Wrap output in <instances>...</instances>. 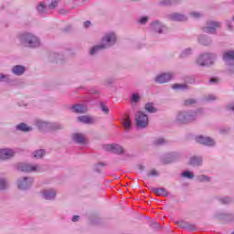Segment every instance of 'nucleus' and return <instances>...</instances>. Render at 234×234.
<instances>
[{
    "mask_svg": "<svg viewBox=\"0 0 234 234\" xmlns=\"http://www.w3.org/2000/svg\"><path fill=\"white\" fill-rule=\"evenodd\" d=\"M116 43V34L114 32L107 33L102 37V44L94 46L90 50V56H96V53L100 52V50H104V48H109L112 47Z\"/></svg>",
    "mask_w": 234,
    "mask_h": 234,
    "instance_id": "1",
    "label": "nucleus"
},
{
    "mask_svg": "<svg viewBox=\"0 0 234 234\" xmlns=\"http://www.w3.org/2000/svg\"><path fill=\"white\" fill-rule=\"evenodd\" d=\"M202 114V110H188L179 112L176 117L177 123L186 124L193 123L196 120H198V115Z\"/></svg>",
    "mask_w": 234,
    "mask_h": 234,
    "instance_id": "2",
    "label": "nucleus"
},
{
    "mask_svg": "<svg viewBox=\"0 0 234 234\" xmlns=\"http://www.w3.org/2000/svg\"><path fill=\"white\" fill-rule=\"evenodd\" d=\"M19 41L24 45V47H28L29 48H37L39 45H41V41L39 37L32 33H24L21 34L19 37Z\"/></svg>",
    "mask_w": 234,
    "mask_h": 234,
    "instance_id": "3",
    "label": "nucleus"
},
{
    "mask_svg": "<svg viewBox=\"0 0 234 234\" xmlns=\"http://www.w3.org/2000/svg\"><path fill=\"white\" fill-rule=\"evenodd\" d=\"M35 125L39 129V131L48 132V131H60L63 129V125L59 122H47L45 121L37 120Z\"/></svg>",
    "mask_w": 234,
    "mask_h": 234,
    "instance_id": "4",
    "label": "nucleus"
},
{
    "mask_svg": "<svg viewBox=\"0 0 234 234\" xmlns=\"http://www.w3.org/2000/svg\"><path fill=\"white\" fill-rule=\"evenodd\" d=\"M215 59H217L215 53H203L196 59V63L199 67H211L215 63Z\"/></svg>",
    "mask_w": 234,
    "mask_h": 234,
    "instance_id": "5",
    "label": "nucleus"
},
{
    "mask_svg": "<svg viewBox=\"0 0 234 234\" xmlns=\"http://www.w3.org/2000/svg\"><path fill=\"white\" fill-rule=\"evenodd\" d=\"M150 30L154 34H167V26L160 20H154L150 24Z\"/></svg>",
    "mask_w": 234,
    "mask_h": 234,
    "instance_id": "6",
    "label": "nucleus"
},
{
    "mask_svg": "<svg viewBox=\"0 0 234 234\" xmlns=\"http://www.w3.org/2000/svg\"><path fill=\"white\" fill-rule=\"evenodd\" d=\"M223 61L228 65L229 74H234V50L227 51L223 54Z\"/></svg>",
    "mask_w": 234,
    "mask_h": 234,
    "instance_id": "7",
    "label": "nucleus"
},
{
    "mask_svg": "<svg viewBox=\"0 0 234 234\" xmlns=\"http://www.w3.org/2000/svg\"><path fill=\"white\" fill-rule=\"evenodd\" d=\"M135 123L139 129H145L149 125V117L143 112H137L135 114Z\"/></svg>",
    "mask_w": 234,
    "mask_h": 234,
    "instance_id": "8",
    "label": "nucleus"
},
{
    "mask_svg": "<svg viewBox=\"0 0 234 234\" xmlns=\"http://www.w3.org/2000/svg\"><path fill=\"white\" fill-rule=\"evenodd\" d=\"M58 5H59V0H52L48 5L45 2H40L37 6V10L40 14H48V11L57 8Z\"/></svg>",
    "mask_w": 234,
    "mask_h": 234,
    "instance_id": "9",
    "label": "nucleus"
},
{
    "mask_svg": "<svg viewBox=\"0 0 234 234\" xmlns=\"http://www.w3.org/2000/svg\"><path fill=\"white\" fill-rule=\"evenodd\" d=\"M16 167L18 171H22V173H35V172L40 171L41 169V166H39L38 165H32L27 163H19L16 165Z\"/></svg>",
    "mask_w": 234,
    "mask_h": 234,
    "instance_id": "10",
    "label": "nucleus"
},
{
    "mask_svg": "<svg viewBox=\"0 0 234 234\" xmlns=\"http://www.w3.org/2000/svg\"><path fill=\"white\" fill-rule=\"evenodd\" d=\"M32 184H34V178L32 177L26 176V177L17 179V187L22 191H26V189H30V187L32 186Z\"/></svg>",
    "mask_w": 234,
    "mask_h": 234,
    "instance_id": "11",
    "label": "nucleus"
},
{
    "mask_svg": "<svg viewBox=\"0 0 234 234\" xmlns=\"http://www.w3.org/2000/svg\"><path fill=\"white\" fill-rule=\"evenodd\" d=\"M222 23L217 22V21H207V26L203 27V32H206L207 34H217V28H220V26Z\"/></svg>",
    "mask_w": 234,
    "mask_h": 234,
    "instance_id": "12",
    "label": "nucleus"
},
{
    "mask_svg": "<svg viewBox=\"0 0 234 234\" xmlns=\"http://www.w3.org/2000/svg\"><path fill=\"white\" fill-rule=\"evenodd\" d=\"M175 78V73L174 72H165L157 75L154 78L155 83H167V81H171Z\"/></svg>",
    "mask_w": 234,
    "mask_h": 234,
    "instance_id": "13",
    "label": "nucleus"
},
{
    "mask_svg": "<svg viewBox=\"0 0 234 234\" xmlns=\"http://www.w3.org/2000/svg\"><path fill=\"white\" fill-rule=\"evenodd\" d=\"M196 142L197 144H201V145H206L207 147H215V139L204 136V135H197L196 137Z\"/></svg>",
    "mask_w": 234,
    "mask_h": 234,
    "instance_id": "14",
    "label": "nucleus"
},
{
    "mask_svg": "<svg viewBox=\"0 0 234 234\" xmlns=\"http://www.w3.org/2000/svg\"><path fill=\"white\" fill-rule=\"evenodd\" d=\"M102 149H104V151H109L110 153H114V154H122L123 153V147L116 144H104Z\"/></svg>",
    "mask_w": 234,
    "mask_h": 234,
    "instance_id": "15",
    "label": "nucleus"
},
{
    "mask_svg": "<svg viewBox=\"0 0 234 234\" xmlns=\"http://www.w3.org/2000/svg\"><path fill=\"white\" fill-rule=\"evenodd\" d=\"M176 224L178 228L186 229V231H197V226L195 224H191L184 219L176 221Z\"/></svg>",
    "mask_w": 234,
    "mask_h": 234,
    "instance_id": "16",
    "label": "nucleus"
},
{
    "mask_svg": "<svg viewBox=\"0 0 234 234\" xmlns=\"http://www.w3.org/2000/svg\"><path fill=\"white\" fill-rule=\"evenodd\" d=\"M179 156H180V154L177 152H172L169 154H165L162 157V162L164 164H171V163L175 162L176 160H178Z\"/></svg>",
    "mask_w": 234,
    "mask_h": 234,
    "instance_id": "17",
    "label": "nucleus"
},
{
    "mask_svg": "<svg viewBox=\"0 0 234 234\" xmlns=\"http://www.w3.org/2000/svg\"><path fill=\"white\" fill-rule=\"evenodd\" d=\"M15 153L16 152L10 148L0 149V160H9V158L14 156Z\"/></svg>",
    "mask_w": 234,
    "mask_h": 234,
    "instance_id": "18",
    "label": "nucleus"
},
{
    "mask_svg": "<svg viewBox=\"0 0 234 234\" xmlns=\"http://www.w3.org/2000/svg\"><path fill=\"white\" fill-rule=\"evenodd\" d=\"M214 218H218L219 220H234V214H228L222 211H218L215 213Z\"/></svg>",
    "mask_w": 234,
    "mask_h": 234,
    "instance_id": "19",
    "label": "nucleus"
},
{
    "mask_svg": "<svg viewBox=\"0 0 234 234\" xmlns=\"http://www.w3.org/2000/svg\"><path fill=\"white\" fill-rule=\"evenodd\" d=\"M72 140L75 144H79L80 145H86L87 144V138H85L83 133H73Z\"/></svg>",
    "mask_w": 234,
    "mask_h": 234,
    "instance_id": "20",
    "label": "nucleus"
},
{
    "mask_svg": "<svg viewBox=\"0 0 234 234\" xmlns=\"http://www.w3.org/2000/svg\"><path fill=\"white\" fill-rule=\"evenodd\" d=\"M203 158L200 155H194L190 158L189 164L193 165V167H200L203 164Z\"/></svg>",
    "mask_w": 234,
    "mask_h": 234,
    "instance_id": "21",
    "label": "nucleus"
},
{
    "mask_svg": "<svg viewBox=\"0 0 234 234\" xmlns=\"http://www.w3.org/2000/svg\"><path fill=\"white\" fill-rule=\"evenodd\" d=\"M26 71L27 68L21 65H16L11 69V72L15 74V76H23Z\"/></svg>",
    "mask_w": 234,
    "mask_h": 234,
    "instance_id": "22",
    "label": "nucleus"
},
{
    "mask_svg": "<svg viewBox=\"0 0 234 234\" xmlns=\"http://www.w3.org/2000/svg\"><path fill=\"white\" fill-rule=\"evenodd\" d=\"M71 111L77 114H83L87 112V106L84 104H74L71 106Z\"/></svg>",
    "mask_w": 234,
    "mask_h": 234,
    "instance_id": "23",
    "label": "nucleus"
},
{
    "mask_svg": "<svg viewBox=\"0 0 234 234\" xmlns=\"http://www.w3.org/2000/svg\"><path fill=\"white\" fill-rule=\"evenodd\" d=\"M42 196L45 200H54L56 198V190L52 188L44 190Z\"/></svg>",
    "mask_w": 234,
    "mask_h": 234,
    "instance_id": "24",
    "label": "nucleus"
},
{
    "mask_svg": "<svg viewBox=\"0 0 234 234\" xmlns=\"http://www.w3.org/2000/svg\"><path fill=\"white\" fill-rule=\"evenodd\" d=\"M170 21H187V16L179 13H173L168 15Z\"/></svg>",
    "mask_w": 234,
    "mask_h": 234,
    "instance_id": "25",
    "label": "nucleus"
},
{
    "mask_svg": "<svg viewBox=\"0 0 234 234\" xmlns=\"http://www.w3.org/2000/svg\"><path fill=\"white\" fill-rule=\"evenodd\" d=\"M78 121L81 123H86L88 125H90V123H94V119L87 115L79 116Z\"/></svg>",
    "mask_w": 234,
    "mask_h": 234,
    "instance_id": "26",
    "label": "nucleus"
},
{
    "mask_svg": "<svg viewBox=\"0 0 234 234\" xmlns=\"http://www.w3.org/2000/svg\"><path fill=\"white\" fill-rule=\"evenodd\" d=\"M198 41L201 45H204L205 47H207V46L211 45V43H212L211 37H209L206 35L200 36L198 37Z\"/></svg>",
    "mask_w": 234,
    "mask_h": 234,
    "instance_id": "27",
    "label": "nucleus"
},
{
    "mask_svg": "<svg viewBox=\"0 0 234 234\" xmlns=\"http://www.w3.org/2000/svg\"><path fill=\"white\" fill-rule=\"evenodd\" d=\"M48 59L49 61H56V63H59V61H63V55L51 52Z\"/></svg>",
    "mask_w": 234,
    "mask_h": 234,
    "instance_id": "28",
    "label": "nucleus"
},
{
    "mask_svg": "<svg viewBox=\"0 0 234 234\" xmlns=\"http://www.w3.org/2000/svg\"><path fill=\"white\" fill-rule=\"evenodd\" d=\"M16 131H22V133H29L32 131V127L27 125L25 122H21L16 126Z\"/></svg>",
    "mask_w": 234,
    "mask_h": 234,
    "instance_id": "29",
    "label": "nucleus"
},
{
    "mask_svg": "<svg viewBox=\"0 0 234 234\" xmlns=\"http://www.w3.org/2000/svg\"><path fill=\"white\" fill-rule=\"evenodd\" d=\"M122 125L125 129V131H129L131 127H133V122L131 121V117L129 115H126L124 119L122 120Z\"/></svg>",
    "mask_w": 234,
    "mask_h": 234,
    "instance_id": "30",
    "label": "nucleus"
},
{
    "mask_svg": "<svg viewBox=\"0 0 234 234\" xmlns=\"http://www.w3.org/2000/svg\"><path fill=\"white\" fill-rule=\"evenodd\" d=\"M153 191L157 197H167L169 195L167 190L164 187L153 188Z\"/></svg>",
    "mask_w": 234,
    "mask_h": 234,
    "instance_id": "31",
    "label": "nucleus"
},
{
    "mask_svg": "<svg viewBox=\"0 0 234 234\" xmlns=\"http://www.w3.org/2000/svg\"><path fill=\"white\" fill-rule=\"evenodd\" d=\"M179 0H162L159 2L161 6H171L173 5H177Z\"/></svg>",
    "mask_w": 234,
    "mask_h": 234,
    "instance_id": "32",
    "label": "nucleus"
},
{
    "mask_svg": "<svg viewBox=\"0 0 234 234\" xmlns=\"http://www.w3.org/2000/svg\"><path fill=\"white\" fill-rule=\"evenodd\" d=\"M165 144H167V141L162 137H158L153 141V145L157 147H160V145H165Z\"/></svg>",
    "mask_w": 234,
    "mask_h": 234,
    "instance_id": "33",
    "label": "nucleus"
},
{
    "mask_svg": "<svg viewBox=\"0 0 234 234\" xmlns=\"http://www.w3.org/2000/svg\"><path fill=\"white\" fill-rule=\"evenodd\" d=\"M45 154H47V151L45 149L36 150L33 153L34 158H37V159L43 158Z\"/></svg>",
    "mask_w": 234,
    "mask_h": 234,
    "instance_id": "34",
    "label": "nucleus"
},
{
    "mask_svg": "<svg viewBox=\"0 0 234 234\" xmlns=\"http://www.w3.org/2000/svg\"><path fill=\"white\" fill-rule=\"evenodd\" d=\"M5 189H8V179L0 177V191H5Z\"/></svg>",
    "mask_w": 234,
    "mask_h": 234,
    "instance_id": "35",
    "label": "nucleus"
},
{
    "mask_svg": "<svg viewBox=\"0 0 234 234\" xmlns=\"http://www.w3.org/2000/svg\"><path fill=\"white\" fill-rule=\"evenodd\" d=\"M191 54H193V49L191 48H188L181 52L180 58H188V56H191Z\"/></svg>",
    "mask_w": 234,
    "mask_h": 234,
    "instance_id": "36",
    "label": "nucleus"
},
{
    "mask_svg": "<svg viewBox=\"0 0 234 234\" xmlns=\"http://www.w3.org/2000/svg\"><path fill=\"white\" fill-rule=\"evenodd\" d=\"M172 89L174 90H187V84H174Z\"/></svg>",
    "mask_w": 234,
    "mask_h": 234,
    "instance_id": "37",
    "label": "nucleus"
},
{
    "mask_svg": "<svg viewBox=\"0 0 234 234\" xmlns=\"http://www.w3.org/2000/svg\"><path fill=\"white\" fill-rule=\"evenodd\" d=\"M144 109L145 111H147V112H150V113L156 112V108H154V106L151 102H147L144 106Z\"/></svg>",
    "mask_w": 234,
    "mask_h": 234,
    "instance_id": "38",
    "label": "nucleus"
},
{
    "mask_svg": "<svg viewBox=\"0 0 234 234\" xmlns=\"http://www.w3.org/2000/svg\"><path fill=\"white\" fill-rule=\"evenodd\" d=\"M181 176H183V178H188V180H192V178H195V174H193V172L191 171H184L181 174Z\"/></svg>",
    "mask_w": 234,
    "mask_h": 234,
    "instance_id": "39",
    "label": "nucleus"
},
{
    "mask_svg": "<svg viewBox=\"0 0 234 234\" xmlns=\"http://www.w3.org/2000/svg\"><path fill=\"white\" fill-rule=\"evenodd\" d=\"M105 163H97L96 165H94L93 169L96 173H101V167H105Z\"/></svg>",
    "mask_w": 234,
    "mask_h": 234,
    "instance_id": "40",
    "label": "nucleus"
},
{
    "mask_svg": "<svg viewBox=\"0 0 234 234\" xmlns=\"http://www.w3.org/2000/svg\"><path fill=\"white\" fill-rule=\"evenodd\" d=\"M197 182H210L211 181V177L206 176V175H200L197 176Z\"/></svg>",
    "mask_w": 234,
    "mask_h": 234,
    "instance_id": "41",
    "label": "nucleus"
},
{
    "mask_svg": "<svg viewBox=\"0 0 234 234\" xmlns=\"http://www.w3.org/2000/svg\"><path fill=\"white\" fill-rule=\"evenodd\" d=\"M131 101L132 103H138V101H140V94L133 93L131 95Z\"/></svg>",
    "mask_w": 234,
    "mask_h": 234,
    "instance_id": "42",
    "label": "nucleus"
},
{
    "mask_svg": "<svg viewBox=\"0 0 234 234\" xmlns=\"http://www.w3.org/2000/svg\"><path fill=\"white\" fill-rule=\"evenodd\" d=\"M0 81H5L6 83H8V81H10V76L0 73Z\"/></svg>",
    "mask_w": 234,
    "mask_h": 234,
    "instance_id": "43",
    "label": "nucleus"
},
{
    "mask_svg": "<svg viewBox=\"0 0 234 234\" xmlns=\"http://www.w3.org/2000/svg\"><path fill=\"white\" fill-rule=\"evenodd\" d=\"M204 101H215V100H217L216 96L213 94H209L207 96L204 97Z\"/></svg>",
    "mask_w": 234,
    "mask_h": 234,
    "instance_id": "44",
    "label": "nucleus"
},
{
    "mask_svg": "<svg viewBox=\"0 0 234 234\" xmlns=\"http://www.w3.org/2000/svg\"><path fill=\"white\" fill-rule=\"evenodd\" d=\"M147 21H149V16H142L139 18L138 23L140 25H146Z\"/></svg>",
    "mask_w": 234,
    "mask_h": 234,
    "instance_id": "45",
    "label": "nucleus"
},
{
    "mask_svg": "<svg viewBox=\"0 0 234 234\" xmlns=\"http://www.w3.org/2000/svg\"><path fill=\"white\" fill-rule=\"evenodd\" d=\"M100 107L102 112H105V114L109 113V107H107L103 102L100 103Z\"/></svg>",
    "mask_w": 234,
    "mask_h": 234,
    "instance_id": "46",
    "label": "nucleus"
},
{
    "mask_svg": "<svg viewBox=\"0 0 234 234\" xmlns=\"http://www.w3.org/2000/svg\"><path fill=\"white\" fill-rule=\"evenodd\" d=\"M190 16H192L195 19H200L203 15L200 12H192L190 13Z\"/></svg>",
    "mask_w": 234,
    "mask_h": 234,
    "instance_id": "47",
    "label": "nucleus"
},
{
    "mask_svg": "<svg viewBox=\"0 0 234 234\" xmlns=\"http://www.w3.org/2000/svg\"><path fill=\"white\" fill-rule=\"evenodd\" d=\"M219 201L221 204H230L231 203V198L229 197H221L219 198Z\"/></svg>",
    "mask_w": 234,
    "mask_h": 234,
    "instance_id": "48",
    "label": "nucleus"
},
{
    "mask_svg": "<svg viewBox=\"0 0 234 234\" xmlns=\"http://www.w3.org/2000/svg\"><path fill=\"white\" fill-rule=\"evenodd\" d=\"M194 103H197V100L195 99H187L185 101V105H194Z\"/></svg>",
    "mask_w": 234,
    "mask_h": 234,
    "instance_id": "49",
    "label": "nucleus"
},
{
    "mask_svg": "<svg viewBox=\"0 0 234 234\" xmlns=\"http://www.w3.org/2000/svg\"><path fill=\"white\" fill-rule=\"evenodd\" d=\"M228 133H229V128L223 127L219 129V134H228Z\"/></svg>",
    "mask_w": 234,
    "mask_h": 234,
    "instance_id": "50",
    "label": "nucleus"
},
{
    "mask_svg": "<svg viewBox=\"0 0 234 234\" xmlns=\"http://www.w3.org/2000/svg\"><path fill=\"white\" fill-rule=\"evenodd\" d=\"M186 83H189L190 85H194L196 80H195L194 77H187L186 79Z\"/></svg>",
    "mask_w": 234,
    "mask_h": 234,
    "instance_id": "51",
    "label": "nucleus"
},
{
    "mask_svg": "<svg viewBox=\"0 0 234 234\" xmlns=\"http://www.w3.org/2000/svg\"><path fill=\"white\" fill-rule=\"evenodd\" d=\"M148 176H158V172H156V170H151L148 173Z\"/></svg>",
    "mask_w": 234,
    "mask_h": 234,
    "instance_id": "52",
    "label": "nucleus"
},
{
    "mask_svg": "<svg viewBox=\"0 0 234 234\" xmlns=\"http://www.w3.org/2000/svg\"><path fill=\"white\" fill-rule=\"evenodd\" d=\"M58 14H60L61 16H67V14H69V11H67L66 9H60L58 11Z\"/></svg>",
    "mask_w": 234,
    "mask_h": 234,
    "instance_id": "53",
    "label": "nucleus"
},
{
    "mask_svg": "<svg viewBox=\"0 0 234 234\" xmlns=\"http://www.w3.org/2000/svg\"><path fill=\"white\" fill-rule=\"evenodd\" d=\"M106 83L107 85H112V83H114V79L112 78L107 79Z\"/></svg>",
    "mask_w": 234,
    "mask_h": 234,
    "instance_id": "54",
    "label": "nucleus"
},
{
    "mask_svg": "<svg viewBox=\"0 0 234 234\" xmlns=\"http://www.w3.org/2000/svg\"><path fill=\"white\" fill-rule=\"evenodd\" d=\"M83 27L84 28H89V27H90V21L87 20L83 23Z\"/></svg>",
    "mask_w": 234,
    "mask_h": 234,
    "instance_id": "55",
    "label": "nucleus"
},
{
    "mask_svg": "<svg viewBox=\"0 0 234 234\" xmlns=\"http://www.w3.org/2000/svg\"><path fill=\"white\" fill-rule=\"evenodd\" d=\"M71 220H72V222H78L80 220V216H78V215L73 216Z\"/></svg>",
    "mask_w": 234,
    "mask_h": 234,
    "instance_id": "56",
    "label": "nucleus"
},
{
    "mask_svg": "<svg viewBox=\"0 0 234 234\" xmlns=\"http://www.w3.org/2000/svg\"><path fill=\"white\" fill-rule=\"evenodd\" d=\"M218 80L215 78H212L209 80V83H217Z\"/></svg>",
    "mask_w": 234,
    "mask_h": 234,
    "instance_id": "57",
    "label": "nucleus"
},
{
    "mask_svg": "<svg viewBox=\"0 0 234 234\" xmlns=\"http://www.w3.org/2000/svg\"><path fill=\"white\" fill-rule=\"evenodd\" d=\"M144 165H139V169H140L141 171H144Z\"/></svg>",
    "mask_w": 234,
    "mask_h": 234,
    "instance_id": "58",
    "label": "nucleus"
},
{
    "mask_svg": "<svg viewBox=\"0 0 234 234\" xmlns=\"http://www.w3.org/2000/svg\"><path fill=\"white\" fill-rule=\"evenodd\" d=\"M68 2L67 3H74V1L76 0H67Z\"/></svg>",
    "mask_w": 234,
    "mask_h": 234,
    "instance_id": "59",
    "label": "nucleus"
},
{
    "mask_svg": "<svg viewBox=\"0 0 234 234\" xmlns=\"http://www.w3.org/2000/svg\"><path fill=\"white\" fill-rule=\"evenodd\" d=\"M229 4L234 5V0H231Z\"/></svg>",
    "mask_w": 234,
    "mask_h": 234,
    "instance_id": "60",
    "label": "nucleus"
},
{
    "mask_svg": "<svg viewBox=\"0 0 234 234\" xmlns=\"http://www.w3.org/2000/svg\"><path fill=\"white\" fill-rule=\"evenodd\" d=\"M94 94H100V92H98V91H95V92H94Z\"/></svg>",
    "mask_w": 234,
    "mask_h": 234,
    "instance_id": "61",
    "label": "nucleus"
},
{
    "mask_svg": "<svg viewBox=\"0 0 234 234\" xmlns=\"http://www.w3.org/2000/svg\"><path fill=\"white\" fill-rule=\"evenodd\" d=\"M155 226H156V228H158V226H159L158 223H155Z\"/></svg>",
    "mask_w": 234,
    "mask_h": 234,
    "instance_id": "62",
    "label": "nucleus"
},
{
    "mask_svg": "<svg viewBox=\"0 0 234 234\" xmlns=\"http://www.w3.org/2000/svg\"><path fill=\"white\" fill-rule=\"evenodd\" d=\"M229 28H231V26H230V25H229Z\"/></svg>",
    "mask_w": 234,
    "mask_h": 234,
    "instance_id": "63",
    "label": "nucleus"
}]
</instances>
